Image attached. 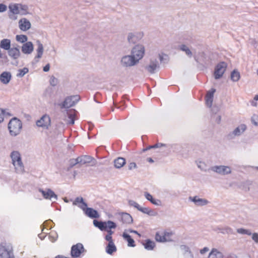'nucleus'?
<instances>
[{
    "mask_svg": "<svg viewBox=\"0 0 258 258\" xmlns=\"http://www.w3.org/2000/svg\"><path fill=\"white\" fill-rule=\"evenodd\" d=\"M22 128V121L16 117L12 118L8 123V128L12 136H17L20 134Z\"/></svg>",
    "mask_w": 258,
    "mask_h": 258,
    "instance_id": "nucleus-1",
    "label": "nucleus"
},
{
    "mask_svg": "<svg viewBox=\"0 0 258 258\" xmlns=\"http://www.w3.org/2000/svg\"><path fill=\"white\" fill-rule=\"evenodd\" d=\"M10 156L16 170H17V172H22L24 170V167L19 152L16 151H13L11 153Z\"/></svg>",
    "mask_w": 258,
    "mask_h": 258,
    "instance_id": "nucleus-2",
    "label": "nucleus"
},
{
    "mask_svg": "<svg viewBox=\"0 0 258 258\" xmlns=\"http://www.w3.org/2000/svg\"><path fill=\"white\" fill-rule=\"evenodd\" d=\"M80 99L79 95H73L67 97L64 100L58 105L61 109L69 108L74 106Z\"/></svg>",
    "mask_w": 258,
    "mask_h": 258,
    "instance_id": "nucleus-3",
    "label": "nucleus"
},
{
    "mask_svg": "<svg viewBox=\"0 0 258 258\" xmlns=\"http://www.w3.org/2000/svg\"><path fill=\"white\" fill-rule=\"evenodd\" d=\"M227 67V63L224 61H221L216 65L214 71V77L215 79H219L223 76Z\"/></svg>",
    "mask_w": 258,
    "mask_h": 258,
    "instance_id": "nucleus-4",
    "label": "nucleus"
},
{
    "mask_svg": "<svg viewBox=\"0 0 258 258\" xmlns=\"http://www.w3.org/2000/svg\"><path fill=\"white\" fill-rule=\"evenodd\" d=\"M138 62V60L132 54L123 56L120 60V63L123 67L134 66Z\"/></svg>",
    "mask_w": 258,
    "mask_h": 258,
    "instance_id": "nucleus-5",
    "label": "nucleus"
},
{
    "mask_svg": "<svg viewBox=\"0 0 258 258\" xmlns=\"http://www.w3.org/2000/svg\"><path fill=\"white\" fill-rule=\"evenodd\" d=\"M132 54L139 61L142 59L145 54V47L141 44L136 45L132 50Z\"/></svg>",
    "mask_w": 258,
    "mask_h": 258,
    "instance_id": "nucleus-6",
    "label": "nucleus"
},
{
    "mask_svg": "<svg viewBox=\"0 0 258 258\" xmlns=\"http://www.w3.org/2000/svg\"><path fill=\"white\" fill-rule=\"evenodd\" d=\"M86 251L83 245L81 243H78L72 246L71 254L73 257H79L83 252Z\"/></svg>",
    "mask_w": 258,
    "mask_h": 258,
    "instance_id": "nucleus-7",
    "label": "nucleus"
},
{
    "mask_svg": "<svg viewBox=\"0 0 258 258\" xmlns=\"http://www.w3.org/2000/svg\"><path fill=\"white\" fill-rule=\"evenodd\" d=\"M211 170L219 174L225 175L231 173V168L228 166H214L211 167Z\"/></svg>",
    "mask_w": 258,
    "mask_h": 258,
    "instance_id": "nucleus-8",
    "label": "nucleus"
},
{
    "mask_svg": "<svg viewBox=\"0 0 258 258\" xmlns=\"http://www.w3.org/2000/svg\"><path fill=\"white\" fill-rule=\"evenodd\" d=\"M51 120L50 117L46 114L43 115L41 118L36 121V125L39 127L48 129L50 126Z\"/></svg>",
    "mask_w": 258,
    "mask_h": 258,
    "instance_id": "nucleus-9",
    "label": "nucleus"
},
{
    "mask_svg": "<svg viewBox=\"0 0 258 258\" xmlns=\"http://www.w3.org/2000/svg\"><path fill=\"white\" fill-rule=\"evenodd\" d=\"M195 61L199 63L208 65L210 63L209 57L204 52H199L198 55L194 56Z\"/></svg>",
    "mask_w": 258,
    "mask_h": 258,
    "instance_id": "nucleus-10",
    "label": "nucleus"
},
{
    "mask_svg": "<svg viewBox=\"0 0 258 258\" xmlns=\"http://www.w3.org/2000/svg\"><path fill=\"white\" fill-rule=\"evenodd\" d=\"M39 191L41 193L45 199L51 200L52 199H54L57 200L58 199L57 196L50 188H46L45 190L39 188Z\"/></svg>",
    "mask_w": 258,
    "mask_h": 258,
    "instance_id": "nucleus-11",
    "label": "nucleus"
},
{
    "mask_svg": "<svg viewBox=\"0 0 258 258\" xmlns=\"http://www.w3.org/2000/svg\"><path fill=\"white\" fill-rule=\"evenodd\" d=\"M12 249H7L5 246L0 247V258H14Z\"/></svg>",
    "mask_w": 258,
    "mask_h": 258,
    "instance_id": "nucleus-12",
    "label": "nucleus"
},
{
    "mask_svg": "<svg viewBox=\"0 0 258 258\" xmlns=\"http://www.w3.org/2000/svg\"><path fill=\"white\" fill-rule=\"evenodd\" d=\"M143 36L142 33H129L127 36V40L130 43L135 44Z\"/></svg>",
    "mask_w": 258,
    "mask_h": 258,
    "instance_id": "nucleus-13",
    "label": "nucleus"
},
{
    "mask_svg": "<svg viewBox=\"0 0 258 258\" xmlns=\"http://www.w3.org/2000/svg\"><path fill=\"white\" fill-rule=\"evenodd\" d=\"M216 92V89L214 88L211 89L207 92L205 96L206 104L208 107H211L212 105L214 94Z\"/></svg>",
    "mask_w": 258,
    "mask_h": 258,
    "instance_id": "nucleus-14",
    "label": "nucleus"
},
{
    "mask_svg": "<svg viewBox=\"0 0 258 258\" xmlns=\"http://www.w3.org/2000/svg\"><path fill=\"white\" fill-rule=\"evenodd\" d=\"M36 43L38 47L36 49L37 54L34 58V62H32L33 63H37L39 61V59L42 57L44 50L43 44L41 43L40 40H37L36 41Z\"/></svg>",
    "mask_w": 258,
    "mask_h": 258,
    "instance_id": "nucleus-15",
    "label": "nucleus"
},
{
    "mask_svg": "<svg viewBox=\"0 0 258 258\" xmlns=\"http://www.w3.org/2000/svg\"><path fill=\"white\" fill-rule=\"evenodd\" d=\"M73 204L74 205L78 206L84 211V212H85L86 209L88 208L87 203H86L84 201V199L81 197H77L75 201L73 202Z\"/></svg>",
    "mask_w": 258,
    "mask_h": 258,
    "instance_id": "nucleus-16",
    "label": "nucleus"
},
{
    "mask_svg": "<svg viewBox=\"0 0 258 258\" xmlns=\"http://www.w3.org/2000/svg\"><path fill=\"white\" fill-rule=\"evenodd\" d=\"M158 62L156 59L151 60L149 65L146 66L145 69L150 74H154L157 68H159Z\"/></svg>",
    "mask_w": 258,
    "mask_h": 258,
    "instance_id": "nucleus-17",
    "label": "nucleus"
},
{
    "mask_svg": "<svg viewBox=\"0 0 258 258\" xmlns=\"http://www.w3.org/2000/svg\"><path fill=\"white\" fill-rule=\"evenodd\" d=\"M189 200L198 206H205L209 203V201L206 199L199 198L198 196L189 197Z\"/></svg>",
    "mask_w": 258,
    "mask_h": 258,
    "instance_id": "nucleus-18",
    "label": "nucleus"
},
{
    "mask_svg": "<svg viewBox=\"0 0 258 258\" xmlns=\"http://www.w3.org/2000/svg\"><path fill=\"white\" fill-rule=\"evenodd\" d=\"M33 44L31 41L26 42L22 47V51L24 54H31L33 51Z\"/></svg>",
    "mask_w": 258,
    "mask_h": 258,
    "instance_id": "nucleus-19",
    "label": "nucleus"
},
{
    "mask_svg": "<svg viewBox=\"0 0 258 258\" xmlns=\"http://www.w3.org/2000/svg\"><path fill=\"white\" fill-rule=\"evenodd\" d=\"M19 24L20 29L23 31H26L31 28L30 22L26 18L21 19Z\"/></svg>",
    "mask_w": 258,
    "mask_h": 258,
    "instance_id": "nucleus-20",
    "label": "nucleus"
},
{
    "mask_svg": "<svg viewBox=\"0 0 258 258\" xmlns=\"http://www.w3.org/2000/svg\"><path fill=\"white\" fill-rule=\"evenodd\" d=\"M11 78L12 75L9 72H4L0 75V81L4 84H8Z\"/></svg>",
    "mask_w": 258,
    "mask_h": 258,
    "instance_id": "nucleus-21",
    "label": "nucleus"
},
{
    "mask_svg": "<svg viewBox=\"0 0 258 258\" xmlns=\"http://www.w3.org/2000/svg\"><path fill=\"white\" fill-rule=\"evenodd\" d=\"M86 215L90 218H98L100 215L98 211L92 208H88L84 212Z\"/></svg>",
    "mask_w": 258,
    "mask_h": 258,
    "instance_id": "nucleus-22",
    "label": "nucleus"
},
{
    "mask_svg": "<svg viewBox=\"0 0 258 258\" xmlns=\"http://www.w3.org/2000/svg\"><path fill=\"white\" fill-rule=\"evenodd\" d=\"M8 54L13 59H16L20 56V51L18 47H12L8 50Z\"/></svg>",
    "mask_w": 258,
    "mask_h": 258,
    "instance_id": "nucleus-23",
    "label": "nucleus"
},
{
    "mask_svg": "<svg viewBox=\"0 0 258 258\" xmlns=\"http://www.w3.org/2000/svg\"><path fill=\"white\" fill-rule=\"evenodd\" d=\"M120 218V220L124 224H131L133 221L132 217L127 213H122Z\"/></svg>",
    "mask_w": 258,
    "mask_h": 258,
    "instance_id": "nucleus-24",
    "label": "nucleus"
},
{
    "mask_svg": "<svg viewBox=\"0 0 258 258\" xmlns=\"http://www.w3.org/2000/svg\"><path fill=\"white\" fill-rule=\"evenodd\" d=\"M94 158L91 156L88 155H84L77 158L78 162H80L81 164H85L90 163Z\"/></svg>",
    "mask_w": 258,
    "mask_h": 258,
    "instance_id": "nucleus-25",
    "label": "nucleus"
},
{
    "mask_svg": "<svg viewBox=\"0 0 258 258\" xmlns=\"http://www.w3.org/2000/svg\"><path fill=\"white\" fill-rule=\"evenodd\" d=\"M122 237L124 240L127 242V246L129 247H135L136 246L134 240L131 236L128 233L124 232L122 234Z\"/></svg>",
    "mask_w": 258,
    "mask_h": 258,
    "instance_id": "nucleus-26",
    "label": "nucleus"
},
{
    "mask_svg": "<svg viewBox=\"0 0 258 258\" xmlns=\"http://www.w3.org/2000/svg\"><path fill=\"white\" fill-rule=\"evenodd\" d=\"M114 166L116 168L119 169L123 167L126 163L125 159L122 157H118L114 159Z\"/></svg>",
    "mask_w": 258,
    "mask_h": 258,
    "instance_id": "nucleus-27",
    "label": "nucleus"
},
{
    "mask_svg": "<svg viewBox=\"0 0 258 258\" xmlns=\"http://www.w3.org/2000/svg\"><path fill=\"white\" fill-rule=\"evenodd\" d=\"M138 210L144 214H147L149 216H155L157 215V212L147 207H141L140 206Z\"/></svg>",
    "mask_w": 258,
    "mask_h": 258,
    "instance_id": "nucleus-28",
    "label": "nucleus"
},
{
    "mask_svg": "<svg viewBox=\"0 0 258 258\" xmlns=\"http://www.w3.org/2000/svg\"><path fill=\"white\" fill-rule=\"evenodd\" d=\"M143 245L146 249L148 250H152L155 247V243L150 239H146L143 243Z\"/></svg>",
    "mask_w": 258,
    "mask_h": 258,
    "instance_id": "nucleus-29",
    "label": "nucleus"
},
{
    "mask_svg": "<svg viewBox=\"0 0 258 258\" xmlns=\"http://www.w3.org/2000/svg\"><path fill=\"white\" fill-rule=\"evenodd\" d=\"M144 196L146 199L149 201L152 204L155 205L159 206L161 204V201L159 200L154 199L152 196L148 192H145Z\"/></svg>",
    "mask_w": 258,
    "mask_h": 258,
    "instance_id": "nucleus-30",
    "label": "nucleus"
},
{
    "mask_svg": "<svg viewBox=\"0 0 258 258\" xmlns=\"http://www.w3.org/2000/svg\"><path fill=\"white\" fill-rule=\"evenodd\" d=\"M217 230H219L222 234H235L233 230L229 226H225L224 227H218Z\"/></svg>",
    "mask_w": 258,
    "mask_h": 258,
    "instance_id": "nucleus-31",
    "label": "nucleus"
},
{
    "mask_svg": "<svg viewBox=\"0 0 258 258\" xmlns=\"http://www.w3.org/2000/svg\"><path fill=\"white\" fill-rule=\"evenodd\" d=\"M116 250L117 248L114 242L108 243L105 248V251L107 253L111 255Z\"/></svg>",
    "mask_w": 258,
    "mask_h": 258,
    "instance_id": "nucleus-32",
    "label": "nucleus"
},
{
    "mask_svg": "<svg viewBox=\"0 0 258 258\" xmlns=\"http://www.w3.org/2000/svg\"><path fill=\"white\" fill-rule=\"evenodd\" d=\"M1 48L8 50L11 48V40L8 39H4L1 40L0 43Z\"/></svg>",
    "mask_w": 258,
    "mask_h": 258,
    "instance_id": "nucleus-33",
    "label": "nucleus"
},
{
    "mask_svg": "<svg viewBox=\"0 0 258 258\" xmlns=\"http://www.w3.org/2000/svg\"><path fill=\"white\" fill-rule=\"evenodd\" d=\"M246 128V126L242 124L240 125L237 127L232 133V135H234V136H239L241 133H242Z\"/></svg>",
    "mask_w": 258,
    "mask_h": 258,
    "instance_id": "nucleus-34",
    "label": "nucleus"
},
{
    "mask_svg": "<svg viewBox=\"0 0 258 258\" xmlns=\"http://www.w3.org/2000/svg\"><path fill=\"white\" fill-rule=\"evenodd\" d=\"M93 224L96 227L98 228L101 231H103L106 229V226L105 222L94 220Z\"/></svg>",
    "mask_w": 258,
    "mask_h": 258,
    "instance_id": "nucleus-35",
    "label": "nucleus"
},
{
    "mask_svg": "<svg viewBox=\"0 0 258 258\" xmlns=\"http://www.w3.org/2000/svg\"><path fill=\"white\" fill-rule=\"evenodd\" d=\"M240 78V73L237 70L235 69L231 73L230 78L232 81L237 82Z\"/></svg>",
    "mask_w": 258,
    "mask_h": 258,
    "instance_id": "nucleus-36",
    "label": "nucleus"
},
{
    "mask_svg": "<svg viewBox=\"0 0 258 258\" xmlns=\"http://www.w3.org/2000/svg\"><path fill=\"white\" fill-rule=\"evenodd\" d=\"M155 239L158 242H164L172 241L170 239L165 238L164 235H160L159 232H157L155 235Z\"/></svg>",
    "mask_w": 258,
    "mask_h": 258,
    "instance_id": "nucleus-37",
    "label": "nucleus"
},
{
    "mask_svg": "<svg viewBox=\"0 0 258 258\" xmlns=\"http://www.w3.org/2000/svg\"><path fill=\"white\" fill-rule=\"evenodd\" d=\"M19 4H15L14 5H10L9 8L10 11L14 14H18L20 13L19 11Z\"/></svg>",
    "mask_w": 258,
    "mask_h": 258,
    "instance_id": "nucleus-38",
    "label": "nucleus"
},
{
    "mask_svg": "<svg viewBox=\"0 0 258 258\" xmlns=\"http://www.w3.org/2000/svg\"><path fill=\"white\" fill-rule=\"evenodd\" d=\"M211 255H213L214 256L217 258H223V253L218 251L217 249L213 248L209 254V256Z\"/></svg>",
    "mask_w": 258,
    "mask_h": 258,
    "instance_id": "nucleus-39",
    "label": "nucleus"
},
{
    "mask_svg": "<svg viewBox=\"0 0 258 258\" xmlns=\"http://www.w3.org/2000/svg\"><path fill=\"white\" fill-rule=\"evenodd\" d=\"M179 49L182 51L185 52V54L189 57L192 56V52L185 45L181 44L179 46Z\"/></svg>",
    "mask_w": 258,
    "mask_h": 258,
    "instance_id": "nucleus-40",
    "label": "nucleus"
},
{
    "mask_svg": "<svg viewBox=\"0 0 258 258\" xmlns=\"http://www.w3.org/2000/svg\"><path fill=\"white\" fill-rule=\"evenodd\" d=\"M105 223L106 227L105 230H106L107 229H115L117 226L115 222L110 220H108L107 222H105Z\"/></svg>",
    "mask_w": 258,
    "mask_h": 258,
    "instance_id": "nucleus-41",
    "label": "nucleus"
},
{
    "mask_svg": "<svg viewBox=\"0 0 258 258\" xmlns=\"http://www.w3.org/2000/svg\"><path fill=\"white\" fill-rule=\"evenodd\" d=\"M16 38L17 41L21 43H26L28 39L27 36L25 35H17Z\"/></svg>",
    "mask_w": 258,
    "mask_h": 258,
    "instance_id": "nucleus-42",
    "label": "nucleus"
},
{
    "mask_svg": "<svg viewBox=\"0 0 258 258\" xmlns=\"http://www.w3.org/2000/svg\"><path fill=\"white\" fill-rule=\"evenodd\" d=\"M159 57L161 63H167L169 61V57L165 54H159Z\"/></svg>",
    "mask_w": 258,
    "mask_h": 258,
    "instance_id": "nucleus-43",
    "label": "nucleus"
},
{
    "mask_svg": "<svg viewBox=\"0 0 258 258\" xmlns=\"http://www.w3.org/2000/svg\"><path fill=\"white\" fill-rule=\"evenodd\" d=\"M28 71L29 70L27 68H24L22 69H20L18 70L19 73L17 74V76L18 77H23L28 72Z\"/></svg>",
    "mask_w": 258,
    "mask_h": 258,
    "instance_id": "nucleus-44",
    "label": "nucleus"
},
{
    "mask_svg": "<svg viewBox=\"0 0 258 258\" xmlns=\"http://www.w3.org/2000/svg\"><path fill=\"white\" fill-rule=\"evenodd\" d=\"M19 10H20L22 12V15H26L28 14V7L26 5H22L21 4H19Z\"/></svg>",
    "mask_w": 258,
    "mask_h": 258,
    "instance_id": "nucleus-45",
    "label": "nucleus"
},
{
    "mask_svg": "<svg viewBox=\"0 0 258 258\" xmlns=\"http://www.w3.org/2000/svg\"><path fill=\"white\" fill-rule=\"evenodd\" d=\"M237 232L238 233L242 234H247L248 235H250L251 234V232L248 230L243 228H239L237 229Z\"/></svg>",
    "mask_w": 258,
    "mask_h": 258,
    "instance_id": "nucleus-46",
    "label": "nucleus"
},
{
    "mask_svg": "<svg viewBox=\"0 0 258 258\" xmlns=\"http://www.w3.org/2000/svg\"><path fill=\"white\" fill-rule=\"evenodd\" d=\"M58 79L54 76H51L49 81V83L51 86L55 87L58 84Z\"/></svg>",
    "mask_w": 258,
    "mask_h": 258,
    "instance_id": "nucleus-47",
    "label": "nucleus"
},
{
    "mask_svg": "<svg viewBox=\"0 0 258 258\" xmlns=\"http://www.w3.org/2000/svg\"><path fill=\"white\" fill-rule=\"evenodd\" d=\"M69 120L68 123L70 124H74L75 120V114L73 113L69 114Z\"/></svg>",
    "mask_w": 258,
    "mask_h": 258,
    "instance_id": "nucleus-48",
    "label": "nucleus"
},
{
    "mask_svg": "<svg viewBox=\"0 0 258 258\" xmlns=\"http://www.w3.org/2000/svg\"><path fill=\"white\" fill-rule=\"evenodd\" d=\"M128 203L130 206L134 207L136 208V209H137L138 210L139 209V208L140 206L137 202H136L135 201H134L133 200H129L128 202Z\"/></svg>",
    "mask_w": 258,
    "mask_h": 258,
    "instance_id": "nucleus-49",
    "label": "nucleus"
},
{
    "mask_svg": "<svg viewBox=\"0 0 258 258\" xmlns=\"http://www.w3.org/2000/svg\"><path fill=\"white\" fill-rule=\"evenodd\" d=\"M251 122L255 126H258V116L254 114L251 118Z\"/></svg>",
    "mask_w": 258,
    "mask_h": 258,
    "instance_id": "nucleus-50",
    "label": "nucleus"
},
{
    "mask_svg": "<svg viewBox=\"0 0 258 258\" xmlns=\"http://www.w3.org/2000/svg\"><path fill=\"white\" fill-rule=\"evenodd\" d=\"M137 168V166L136 163L135 162H131L129 164L128 166V170H132L133 169H136Z\"/></svg>",
    "mask_w": 258,
    "mask_h": 258,
    "instance_id": "nucleus-51",
    "label": "nucleus"
},
{
    "mask_svg": "<svg viewBox=\"0 0 258 258\" xmlns=\"http://www.w3.org/2000/svg\"><path fill=\"white\" fill-rule=\"evenodd\" d=\"M7 6L4 4H0V12L3 13L7 10Z\"/></svg>",
    "mask_w": 258,
    "mask_h": 258,
    "instance_id": "nucleus-52",
    "label": "nucleus"
},
{
    "mask_svg": "<svg viewBox=\"0 0 258 258\" xmlns=\"http://www.w3.org/2000/svg\"><path fill=\"white\" fill-rule=\"evenodd\" d=\"M78 163H80V162H78L77 158L75 159H72L71 160L70 166L71 167H73V166H74L75 165Z\"/></svg>",
    "mask_w": 258,
    "mask_h": 258,
    "instance_id": "nucleus-53",
    "label": "nucleus"
},
{
    "mask_svg": "<svg viewBox=\"0 0 258 258\" xmlns=\"http://www.w3.org/2000/svg\"><path fill=\"white\" fill-rule=\"evenodd\" d=\"M105 239L108 241V243H112L113 242L112 236L109 235H106L105 237Z\"/></svg>",
    "mask_w": 258,
    "mask_h": 258,
    "instance_id": "nucleus-54",
    "label": "nucleus"
},
{
    "mask_svg": "<svg viewBox=\"0 0 258 258\" xmlns=\"http://www.w3.org/2000/svg\"><path fill=\"white\" fill-rule=\"evenodd\" d=\"M5 114V110L0 108V123L4 120V115Z\"/></svg>",
    "mask_w": 258,
    "mask_h": 258,
    "instance_id": "nucleus-55",
    "label": "nucleus"
},
{
    "mask_svg": "<svg viewBox=\"0 0 258 258\" xmlns=\"http://www.w3.org/2000/svg\"><path fill=\"white\" fill-rule=\"evenodd\" d=\"M252 239L256 243H258V233H254L252 234Z\"/></svg>",
    "mask_w": 258,
    "mask_h": 258,
    "instance_id": "nucleus-56",
    "label": "nucleus"
},
{
    "mask_svg": "<svg viewBox=\"0 0 258 258\" xmlns=\"http://www.w3.org/2000/svg\"><path fill=\"white\" fill-rule=\"evenodd\" d=\"M154 147H155V148H159L161 147H167V145L165 144L158 143L154 145Z\"/></svg>",
    "mask_w": 258,
    "mask_h": 258,
    "instance_id": "nucleus-57",
    "label": "nucleus"
},
{
    "mask_svg": "<svg viewBox=\"0 0 258 258\" xmlns=\"http://www.w3.org/2000/svg\"><path fill=\"white\" fill-rule=\"evenodd\" d=\"M181 248L182 249H183L185 252H189V253L191 252L190 248L188 246L183 245H181Z\"/></svg>",
    "mask_w": 258,
    "mask_h": 258,
    "instance_id": "nucleus-58",
    "label": "nucleus"
},
{
    "mask_svg": "<svg viewBox=\"0 0 258 258\" xmlns=\"http://www.w3.org/2000/svg\"><path fill=\"white\" fill-rule=\"evenodd\" d=\"M50 69V64L49 63H47L46 64L43 68V71L44 72H47L49 71Z\"/></svg>",
    "mask_w": 258,
    "mask_h": 258,
    "instance_id": "nucleus-59",
    "label": "nucleus"
},
{
    "mask_svg": "<svg viewBox=\"0 0 258 258\" xmlns=\"http://www.w3.org/2000/svg\"><path fill=\"white\" fill-rule=\"evenodd\" d=\"M209 249L207 247H205L203 249H201L200 253L201 254H204L208 251H209Z\"/></svg>",
    "mask_w": 258,
    "mask_h": 258,
    "instance_id": "nucleus-60",
    "label": "nucleus"
},
{
    "mask_svg": "<svg viewBox=\"0 0 258 258\" xmlns=\"http://www.w3.org/2000/svg\"><path fill=\"white\" fill-rule=\"evenodd\" d=\"M51 222V221L50 220H46L43 223V225L46 227H49V224Z\"/></svg>",
    "mask_w": 258,
    "mask_h": 258,
    "instance_id": "nucleus-61",
    "label": "nucleus"
},
{
    "mask_svg": "<svg viewBox=\"0 0 258 258\" xmlns=\"http://www.w3.org/2000/svg\"><path fill=\"white\" fill-rule=\"evenodd\" d=\"M172 234L171 232H165L164 233V236H165V238H167L169 239V237Z\"/></svg>",
    "mask_w": 258,
    "mask_h": 258,
    "instance_id": "nucleus-62",
    "label": "nucleus"
},
{
    "mask_svg": "<svg viewBox=\"0 0 258 258\" xmlns=\"http://www.w3.org/2000/svg\"><path fill=\"white\" fill-rule=\"evenodd\" d=\"M151 149H155V147H154V145L148 146L146 148L143 149V152H145V151H148L149 150H150Z\"/></svg>",
    "mask_w": 258,
    "mask_h": 258,
    "instance_id": "nucleus-63",
    "label": "nucleus"
},
{
    "mask_svg": "<svg viewBox=\"0 0 258 258\" xmlns=\"http://www.w3.org/2000/svg\"><path fill=\"white\" fill-rule=\"evenodd\" d=\"M221 116L220 115H218L216 119V121L217 123L219 124L221 122Z\"/></svg>",
    "mask_w": 258,
    "mask_h": 258,
    "instance_id": "nucleus-64",
    "label": "nucleus"
}]
</instances>
